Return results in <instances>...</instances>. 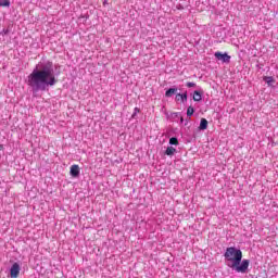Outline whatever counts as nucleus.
<instances>
[{
    "instance_id": "obj_1",
    "label": "nucleus",
    "mask_w": 278,
    "mask_h": 278,
    "mask_svg": "<svg viewBox=\"0 0 278 278\" xmlns=\"http://www.w3.org/2000/svg\"><path fill=\"white\" fill-rule=\"evenodd\" d=\"M58 79L53 74V65L43 67L42 70H35L28 76V86L33 88L35 92L38 90H47V86H55Z\"/></svg>"
},
{
    "instance_id": "obj_2",
    "label": "nucleus",
    "mask_w": 278,
    "mask_h": 278,
    "mask_svg": "<svg viewBox=\"0 0 278 278\" xmlns=\"http://www.w3.org/2000/svg\"><path fill=\"white\" fill-rule=\"evenodd\" d=\"M224 257L227 262L228 268H232L236 273H247L249 270V264L251 262L249 260L242 261V251L238 250L233 247L227 248L224 253Z\"/></svg>"
},
{
    "instance_id": "obj_3",
    "label": "nucleus",
    "mask_w": 278,
    "mask_h": 278,
    "mask_svg": "<svg viewBox=\"0 0 278 278\" xmlns=\"http://www.w3.org/2000/svg\"><path fill=\"white\" fill-rule=\"evenodd\" d=\"M215 58L216 60H219L220 62H224L226 64H229V62H231V55L227 53L215 52Z\"/></svg>"
},
{
    "instance_id": "obj_4",
    "label": "nucleus",
    "mask_w": 278,
    "mask_h": 278,
    "mask_svg": "<svg viewBox=\"0 0 278 278\" xmlns=\"http://www.w3.org/2000/svg\"><path fill=\"white\" fill-rule=\"evenodd\" d=\"M10 273L12 278L18 277V275H21V265H18V263H14L11 267Z\"/></svg>"
},
{
    "instance_id": "obj_5",
    "label": "nucleus",
    "mask_w": 278,
    "mask_h": 278,
    "mask_svg": "<svg viewBox=\"0 0 278 278\" xmlns=\"http://www.w3.org/2000/svg\"><path fill=\"white\" fill-rule=\"evenodd\" d=\"M70 174L72 177H79V165L74 164L70 168Z\"/></svg>"
},
{
    "instance_id": "obj_6",
    "label": "nucleus",
    "mask_w": 278,
    "mask_h": 278,
    "mask_svg": "<svg viewBox=\"0 0 278 278\" xmlns=\"http://www.w3.org/2000/svg\"><path fill=\"white\" fill-rule=\"evenodd\" d=\"M176 101H182V103L188 101V92L177 93L176 94Z\"/></svg>"
},
{
    "instance_id": "obj_7",
    "label": "nucleus",
    "mask_w": 278,
    "mask_h": 278,
    "mask_svg": "<svg viewBox=\"0 0 278 278\" xmlns=\"http://www.w3.org/2000/svg\"><path fill=\"white\" fill-rule=\"evenodd\" d=\"M199 129L202 131H205V129H207V119L201 118Z\"/></svg>"
},
{
    "instance_id": "obj_8",
    "label": "nucleus",
    "mask_w": 278,
    "mask_h": 278,
    "mask_svg": "<svg viewBox=\"0 0 278 278\" xmlns=\"http://www.w3.org/2000/svg\"><path fill=\"white\" fill-rule=\"evenodd\" d=\"M173 94H177V88H169V89L165 92V97H167V98L173 97Z\"/></svg>"
},
{
    "instance_id": "obj_9",
    "label": "nucleus",
    "mask_w": 278,
    "mask_h": 278,
    "mask_svg": "<svg viewBox=\"0 0 278 278\" xmlns=\"http://www.w3.org/2000/svg\"><path fill=\"white\" fill-rule=\"evenodd\" d=\"M177 152V149H175L174 147H168L165 151V155H175V153Z\"/></svg>"
},
{
    "instance_id": "obj_10",
    "label": "nucleus",
    "mask_w": 278,
    "mask_h": 278,
    "mask_svg": "<svg viewBox=\"0 0 278 278\" xmlns=\"http://www.w3.org/2000/svg\"><path fill=\"white\" fill-rule=\"evenodd\" d=\"M203 98H202V96H201V92H199V91H194L193 92V101H197V102H199V101H201Z\"/></svg>"
},
{
    "instance_id": "obj_11",
    "label": "nucleus",
    "mask_w": 278,
    "mask_h": 278,
    "mask_svg": "<svg viewBox=\"0 0 278 278\" xmlns=\"http://www.w3.org/2000/svg\"><path fill=\"white\" fill-rule=\"evenodd\" d=\"M264 81L267 83V85L273 86L275 84V79L270 76H265Z\"/></svg>"
},
{
    "instance_id": "obj_12",
    "label": "nucleus",
    "mask_w": 278,
    "mask_h": 278,
    "mask_svg": "<svg viewBox=\"0 0 278 278\" xmlns=\"http://www.w3.org/2000/svg\"><path fill=\"white\" fill-rule=\"evenodd\" d=\"M0 8H10V0H0Z\"/></svg>"
},
{
    "instance_id": "obj_13",
    "label": "nucleus",
    "mask_w": 278,
    "mask_h": 278,
    "mask_svg": "<svg viewBox=\"0 0 278 278\" xmlns=\"http://www.w3.org/2000/svg\"><path fill=\"white\" fill-rule=\"evenodd\" d=\"M169 144L177 146V144H179V140L176 137H172L169 139Z\"/></svg>"
},
{
    "instance_id": "obj_14",
    "label": "nucleus",
    "mask_w": 278,
    "mask_h": 278,
    "mask_svg": "<svg viewBox=\"0 0 278 278\" xmlns=\"http://www.w3.org/2000/svg\"><path fill=\"white\" fill-rule=\"evenodd\" d=\"M192 114H194V108L189 106V108L187 109V116H192Z\"/></svg>"
},
{
    "instance_id": "obj_15",
    "label": "nucleus",
    "mask_w": 278,
    "mask_h": 278,
    "mask_svg": "<svg viewBox=\"0 0 278 278\" xmlns=\"http://www.w3.org/2000/svg\"><path fill=\"white\" fill-rule=\"evenodd\" d=\"M197 84L194 83H187V88H194Z\"/></svg>"
},
{
    "instance_id": "obj_16",
    "label": "nucleus",
    "mask_w": 278,
    "mask_h": 278,
    "mask_svg": "<svg viewBox=\"0 0 278 278\" xmlns=\"http://www.w3.org/2000/svg\"><path fill=\"white\" fill-rule=\"evenodd\" d=\"M137 114H140V110L138 108H135V113L132 116L137 115Z\"/></svg>"
}]
</instances>
